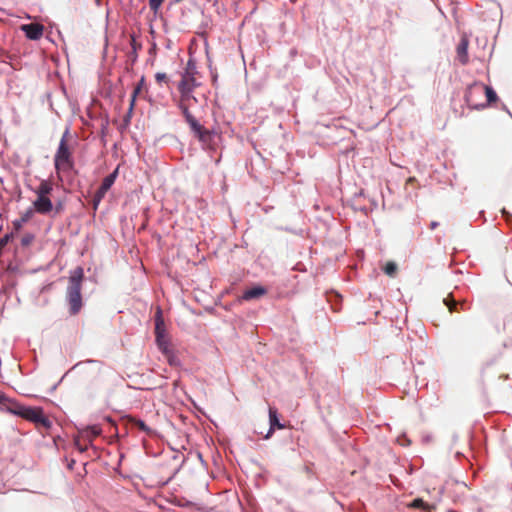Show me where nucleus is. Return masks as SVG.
Returning <instances> with one entry per match:
<instances>
[{
  "label": "nucleus",
  "instance_id": "1",
  "mask_svg": "<svg viewBox=\"0 0 512 512\" xmlns=\"http://www.w3.org/2000/svg\"><path fill=\"white\" fill-rule=\"evenodd\" d=\"M83 278L84 272L81 267L74 269L69 277L66 297L71 315H76L82 308L81 287Z\"/></svg>",
  "mask_w": 512,
  "mask_h": 512
},
{
  "label": "nucleus",
  "instance_id": "2",
  "mask_svg": "<svg viewBox=\"0 0 512 512\" xmlns=\"http://www.w3.org/2000/svg\"><path fill=\"white\" fill-rule=\"evenodd\" d=\"M13 413L35 424L38 429L48 430L52 426L50 419L44 414L41 407H27L17 405Z\"/></svg>",
  "mask_w": 512,
  "mask_h": 512
},
{
  "label": "nucleus",
  "instance_id": "3",
  "mask_svg": "<svg viewBox=\"0 0 512 512\" xmlns=\"http://www.w3.org/2000/svg\"><path fill=\"white\" fill-rule=\"evenodd\" d=\"M70 136L69 129L63 133L58 149L54 156V165L58 173L71 170L74 166L72 151L68 146V138Z\"/></svg>",
  "mask_w": 512,
  "mask_h": 512
},
{
  "label": "nucleus",
  "instance_id": "4",
  "mask_svg": "<svg viewBox=\"0 0 512 512\" xmlns=\"http://www.w3.org/2000/svg\"><path fill=\"white\" fill-rule=\"evenodd\" d=\"M192 101L193 100H184V98L181 97L180 109L182 110L186 122L189 124L191 130L196 134L200 141L206 142L210 139L211 133L190 113L189 107L191 106Z\"/></svg>",
  "mask_w": 512,
  "mask_h": 512
},
{
  "label": "nucleus",
  "instance_id": "5",
  "mask_svg": "<svg viewBox=\"0 0 512 512\" xmlns=\"http://www.w3.org/2000/svg\"><path fill=\"white\" fill-rule=\"evenodd\" d=\"M155 338L158 348L163 354L170 358L171 351L169 348V340L166 334L165 322L160 307L157 308L155 313ZM169 361L172 363L171 359H169Z\"/></svg>",
  "mask_w": 512,
  "mask_h": 512
},
{
  "label": "nucleus",
  "instance_id": "6",
  "mask_svg": "<svg viewBox=\"0 0 512 512\" xmlns=\"http://www.w3.org/2000/svg\"><path fill=\"white\" fill-rule=\"evenodd\" d=\"M82 373L89 387L100 384L105 378V370L95 361H89L87 365L83 366Z\"/></svg>",
  "mask_w": 512,
  "mask_h": 512
},
{
  "label": "nucleus",
  "instance_id": "7",
  "mask_svg": "<svg viewBox=\"0 0 512 512\" xmlns=\"http://www.w3.org/2000/svg\"><path fill=\"white\" fill-rule=\"evenodd\" d=\"M198 85L196 82V78L194 76H188L186 74L182 75V79L178 85V90L181 94V97L184 100H193L196 102V98L192 95L194 88Z\"/></svg>",
  "mask_w": 512,
  "mask_h": 512
},
{
  "label": "nucleus",
  "instance_id": "8",
  "mask_svg": "<svg viewBox=\"0 0 512 512\" xmlns=\"http://www.w3.org/2000/svg\"><path fill=\"white\" fill-rule=\"evenodd\" d=\"M474 92H476V93L484 92L486 94V97H487V104L488 105L497 101V95H496L495 91L490 86H487V85H474V86L469 87V89H468V91L466 93V96H465L466 102L469 105H473V103H472V95H473Z\"/></svg>",
  "mask_w": 512,
  "mask_h": 512
},
{
  "label": "nucleus",
  "instance_id": "9",
  "mask_svg": "<svg viewBox=\"0 0 512 512\" xmlns=\"http://www.w3.org/2000/svg\"><path fill=\"white\" fill-rule=\"evenodd\" d=\"M116 177H117V169L113 173L109 174L108 176H106L103 179L100 187L98 188V190L96 191L95 196H94L95 208L97 207L98 203L104 198V196L106 195L108 190L111 188V186L114 184Z\"/></svg>",
  "mask_w": 512,
  "mask_h": 512
},
{
  "label": "nucleus",
  "instance_id": "10",
  "mask_svg": "<svg viewBox=\"0 0 512 512\" xmlns=\"http://www.w3.org/2000/svg\"><path fill=\"white\" fill-rule=\"evenodd\" d=\"M21 31L24 32L25 36L29 40H39L42 38L44 33V26L40 23H30V24H23L20 27Z\"/></svg>",
  "mask_w": 512,
  "mask_h": 512
},
{
  "label": "nucleus",
  "instance_id": "11",
  "mask_svg": "<svg viewBox=\"0 0 512 512\" xmlns=\"http://www.w3.org/2000/svg\"><path fill=\"white\" fill-rule=\"evenodd\" d=\"M33 207L37 213L46 215L52 211L53 203L49 196H37L33 202Z\"/></svg>",
  "mask_w": 512,
  "mask_h": 512
},
{
  "label": "nucleus",
  "instance_id": "12",
  "mask_svg": "<svg viewBox=\"0 0 512 512\" xmlns=\"http://www.w3.org/2000/svg\"><path fill=\"white\" fill-rule=\"evenodd\" d=\"M468 45V38L463 36L457 46L458 59L463 65L468 63Z\"/></svg>",
  "mask_w": 512,
  "mask_h": 512
},
{
  "label": "nucleus",
  "instance_id": "13",
  "mask_svg": "<svg viewBox=\"0 0 512 512\" xmlns=\"http://www.w3.org/2000/svg\"><path fill=\"white\" fill-rule=\"evenodd\" d=\"M443 303L447 306L450 313L459 312L460 310H465V302H457L452 294H448L447 297L443 299Z\"/></svg>",
  "mask_w": 512,
  "mask_h": 512
},
{
  "label": "nucleus",
  "instance_id": "14",
  "mask_svg": "<svg viewBox=\"0 0 512 512\" xmlns=\"http://www.w3.org/2000/svg\"><path fill=\"white\" fill-rule=\"evenodd\" d=\"M269 422H270V429L268 434L266 435V438H269L271 434L274 432L275 429H283L285 426L280 423L277 411L273 409L272 407L269 408Z\"/></svg>",
  "mask_w": 512,
  "mask_h": 512
},
{
  "label": "nucleus",
  "instance_id": "15",
  "mask_svg": "<svg viewBox=\"0 0 512 512\" xmlns=\"http://www.w3.org/2000/svg\"><path fill=\"white\" fill-rule=\"evenodd\" d=\"M53 190V184L49 180H42L39 186L34 190L36 196H49Z\"/></svg>",
  "mask_w": 512,
  "mask_h": 512
},
{
  "label": "nucleus",
  "instance_id": "16",
  "mask_svg": "<svg viewBox=\"0 0 512 512\" xmlns=\"http://www.w3.org/2000/svg\"><path fill=\"white\" fill-rule=\"evenodd\" d=\"M144 85H145V78H144V76H142L141 79L139 80L138 84L135 86V88L132 92V95H131L130 107H129L130 113L132 112V110L134 108L135 100H136L137 96L141 93Z\"/></svg>",
  "mask_w": 512,
  "mask_h": 512
},
{
  "label": "nucleus",
  "instance_id": "17",
  "mask_svg": "<svg viewBox=\"0 0 512 512\" xmlns=\"http://www.w3.org/2000/svg\"><path fill=\"white\" fill-rule=\"evenodd\" d=\"M266 293V290L262 287H254L244 292L242 298L244 300H252L258 298Z\"/></svg>",
  "mask_w": 512,
  "mask_h": 512
},
{
  "label": "nucleus",
  "instance_id": "18",
  "mask_svg": "<svg viewBox=\"0 0 512 512\" xmlns=\"http://www.w3.org/2000/svg\"><path fill=\"white\" fill-rule=\"evenodd\" d=\"M128 421L129 423H131L132 425L136 426L139 430L145 432L146 434L150 435L152 434V429L149 428L144 421L140 420V419H137L135 417H128Z\"/></svg>",
  "mask_w": 512,
  "mask_h": 512
},
{
  "label": "nucleus",
  "instance_id": "19",
  "mask_svg": "<svg viewBox=\"0 0 512 512\" xmlns=\"http://www.w3.org/2000/svg\"><path fill=\"white\" fill-rule=\"evenodd\" d=\"M101 430L97 427L87 428L82 432V437H85L89 444L100 434Z\"/></svg>",
  "mask_w": 512,
  "mask_h": 512
},
{
  "label": "nucleus",
  "instance_id": "20",
  "mask_svg": "<svg viewBox=\"0 0 512 512\" xmlns=\"http://www.w3.org/2000/svg\"><path fill=\"white\" fill-rule=\"evenodd\" d=\"M74 445L80 452H84L88 449L89 443L87 442L85 437H82L81 433L80 436L75 438Z\"/></svg>",
  "mask_w": 512,
  "mask_h": 512
},
{
  "label": "nucleus",
  "instance_id": "21",
  "mask_svg": "<svg viewBox=\"0 0 512 512\" xmlns=\"http://www.w3.org/2000/svg\"><path fill=\"white\" fill-rule=\"evenodd\" d=\"M398 267L397 264L393 261H389L385 264L383 271L390 277H394L397 273Z\"/></svg>",
  "mask_w": 512,
  "mask_h": 512
},
{
  "label": "nucleus",
  "instance_id": "22",
  "mask_svg": "<svg viewBox=\"0 0 512 512\" xmlns=\"http://www.w3.org/2000/svg\"><path fill=\"white\" fill-rule=\"evenodd\" d=\"M409 507L412 508H421L423 510H430L432 507L428 505L426 502H424L421 498L414 499L410 504Z\"/></svg>",
  "mask_w": 512,
  "mask_h": 512
},
{
  "label": "nucleus",
  "instance_id": "23",
  "mask_svg": "<svg viewBox=\"0 0 512 512\" xmlns=\"http://www.w3.org/2000/svg\"><path fill=\"white\" fill-rule=\"evenodd\" d=\"M196 73H197L196 63L192 59L188 60L186 68H185V72L183 74L195 77Z\"/></svg>",
  "mask_w": 512,
  "mask_h": 512
},
{
  "label": "nucleus",
  "instance_id": "24",
  "mask_svg": "<svg viewBox=\"0 0 512 512\" xmlns=\"http://www.w3.org/2000/svg\"><path fill=\"white\" fill-rule=\"evenodd\" d=\"M164 0H149L150 9L156 14Z\"/></svg>",
  "mask_w": 512,
  "mask_h": 512
},
{
  "label": "nucleus",
  "instance_id": "25",
  "mask_svg": "<svg viewBox=\"0 0 512 512\" xmlns=\"http://www.w3.org/2000/svg\"><path fill=\"white\" fill-rule=\"evenodd\" d=\"M155 80L159 85H161L162 83H168L169 78L166 73L158 72L155 75Z\"/></svg>",
  "mask_w": 512,
  "mask_h": 512
},
{
  "label": "nucleus",
  "instance_id": "26",
  "mask_svg": "<svg viewBox=\"0 0 512 512\" xmlns=\"http://www.w3.org/2000/svg\"><path fill=\"white\" fill-rule=\"evenodd\" d=\"M12 237L13 234H6L4 237L0 238V252H2L3 248L9 243Z\"/></svg>",
  "mask_w": 512,
  "mask_h": 512
},
{
  "label": "nucleus",
  "instance_id": "27",
  "mask_svg": "<svg viewBox=\"0 0 512 512\" xmlns=\"http://www.w3.org/2000/svg\"><path fill=\"white\" fill-rule=\"evenodd\" d=\"M502 213H503V216L505 217V220H506L507 224L512 229V215L509 214L508 212H506L505 210H503Z\"/></svg>",
  "mask_w": 512,
  "mask_h": 512
},
{
  "label": "nucleus",
  "instance_id": "28",
  "mask_svg": "<svg viewBox=\"0 0 512 512\" xmlns=\"http://www.w3.org/2000/svg\"><path fill=\"white\" fill-rule=\"evenodd\" d=\"M33 215V211L30 209V210H27L21 217L22 221L24 222H27L28 220H30V218L32 217Z\"/></svg>",
  "mask_w": 512,
  "mask_h": 512
},
{
  "label": "nucleus",
  "instance_id": "29",
  "mask_svg": "<svg viewBox=\"0 0 512 512\" xmlns=\"http://www.w3.org/2000/svg\"><path fill=\"white\" fill-rule=\"evenodd\" d=\"M33 240V236H25L22 238V245L27 246L29 245Z\"/></svg>",
  "mask_w": 512,
  "mask_h": 512
},
{
  "label": "nucleus",
  "instance_id": "30",
  "mask_svg": "<svg viewBox=\"0 0 512 512\" xmlns=\"http://www.w3.org/2000/svg\"><path fill=\"white\" fill-rule=\"evenodd\" d=\"M23 223H25V222L22 221V219L20 218L19 220H15L13 222V225H14L16 230H19L22 227Z\"/></svg>",
  "mask_w": 512,
  "mask_h": 512
},
{
  "label": "nucleus",
  "instance_id": "31",
  "mask_svg": "<svg viewBox=\"0 0 512 512\" xmlns=\"http://www.w3.org/2000/svg\"><path fill=\"white\" fill-rule=\"evenodd\" d=\"M438 226H439V223H438V222H436V221H432V222L430 223V229H432V230H433V229H435V228H436V227H438Z\"/></svg>",
  "mask_w": 512,
  "mask_h": 512
},
{
  "label": "nucleus",
  "instance_id": "32",
  "mask_svg": "<svg viewBox=\"0 0 512 512\" xmlns=\"http://www.w3.org/2000/svg\"><path fill=\"white\" fill-rule=\"evenodd\" d=\"M416 181L415 177H409L406 181L407 184H412Z\"/></svg>",
  "mask_w": 512,
  "mask_h": 512
},
{
  "label": "nucleus",
  "instance_id": "33",
  "mask_svg": "<svg viewBox=\"0 0 512 512\" xmlns=\"http://www.w3.org/2000/svg\"><path fill=\"white\" fill-rule=\"evenodd\" d=\"M3 399H4V396L0 395V403L2 402Z\"/></svg>",
  "mask_w": 512,
  "mask_h": 512
},
{
  "label": "nucleus",
  "instance_id": "34",
  "mask_svg": "<svg viewBox=\"0 0 512 512\" xmlns=\"http://www.w3.org/2000/svg\"><path fill=\"white\" fill-rule=\"evenodd\" d=\"M447 512H457V511H455V510H448Z\"/></svg>",
  "mask_w": 512,
  "mask_h": 512
}]
</instances>
